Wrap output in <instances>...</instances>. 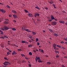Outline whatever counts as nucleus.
I'll use <instances>...</instances> for the list:
<instances>
[{
	"label": "nucleus",
	"mask_w": 67,
	"mask_h": 67,
	"mask_svg": "<svg viewBox=\"0 0 67 67\" xmlns=\"http://www.w3.org/2000/svg\"><path fill=\"white\" fill-rule=\"evenodd\" d=\"M3 28L5 29V30H8L9 29V27L5 26V25L4 26Z\"/></svg>",
	"instance_id": "1"
},
{
	"label": "nucleus",
	"mask_w": 67,
	"mask_h": 67,
	"mask_svg": "<svg viewBox=\"0 0 67 67\" xmlns=\"http://www.w3.org/2000/svg\"><path fill=\"white\" fill-rule=\"evenodd\" d=\"M51 24L52 25H56L57 24V23L55 21L52 22L51 23Z\"/></svg>",
	"instance_id": "2"
},
{
	"label": "nucleus",
	"mask_w": 67,
	"mask_h": 67,
	"mask_svg": "<svg viewBox=\"0 0 67 67\" xmlns=\"http://www.w3.org/2000/svg\"><path fill=\"white\" fill-rule=\"evenodd\" d=\"M34 15L35 16V18H36V16H40V14L38 13H35Z\"/></svg>",
	"instance_id": "3"
},
{
	"label": "nucleus",
	"mask_w": 67,
	"mask_h": 67,
	"mask_svg": "<svg viewBox=\"0 0 67 67\" xmlns=\"http://www.w3.org/2000/svg\"><path fill=\"white\" fill-rule=\"evenodd\" d=\"M36 58L35 60H36V61H37V60H40V59H41L40 58L37 57H36Z\"/></svg>",
	"instance_id": "4"
},
{
	"label": "nucleus",
	"mask_w": 67,
	"mask_h": 67,
	"mask_svg": "<svg viewBox=\"0 0 67 67\" xmlns=\"http://www.w3.org/2000/svg\"><path fill=\"white\" fill-rule=\"evenodd\" d=\"M4 23V24H7L9 23V22L8 21L6 20Z\"/></svg>",
	"instance_id": "5"
},
{
	"label": "nucleus",
	"mask_w": 67,
	"mask_h": 67,
	"mask_svg": "<svg viewBox=\"0 0 67 67\" xmlns=\"http://www.w3.org/2000/svg\"><path fill=\"white\" fill-rule=\"evenodd\" d=\"M51 18L52 20H55V18H54V16L53 15H51Z\"/></svg>",
	"instance_id": "6"
},
{
	"label": "nucleus",
	"mask_w": 67,
	"mask_h": 67,
	"mask_svg": "<svg viewBox=\"0 0 67 67\" xmlns=\"http://www.w3.org/2000/svg\"><path fill=\"white\" fill-rule=\"evenodd\" d=\"M16 53L15 52V51H14L12 53V55H16Z\"/></svg>",
	"instance_id": "7"
},
{
	"label": "nucleus",
	"mask_w": 67,
	"mask_h": 67,
	"mask_svg": "<svg viewBox=\"0 0 67 67\" xmlns=\"http://www.w3.org/2000/svg\"><path fill=\"white\" fill-rule=\"evenodd\" d=\"M13 17H14V18H18V16H17L15 15L14 14L13 15Z\"/></svg>",
	"instance_id": "8"
},
{
	"label": "nucleus",
	"mask_w": 67,
	"mask_h": 67,
	"mask_svg": "<svg viewBox=\"0 0 67 67\" xmlns=\"http://www.w3.org/2000/svg\"><path fill=\"white\" fill-rule=\"evenodd\" d=\"M28 15L30 17H32V14L29 13L28 14Z\"/></svg>",
	"instance_id": "9"
},
{
	"label": "nucleus",
	"mask_w": 67,
	"mask_h": 67,
	"mask_svg": "<svg viewBox=\"0 0 67 67\" xmlns=\"http://www.w3.org/2000/svg\"><path fill=\"white\" fill-rule=\"evenodd\" d=\"M3 64L4 65H5V64H10V63L8 62H5Z\"/></svg>",
	"instance_id": "10"
},
{
	"label": "nucleus",
	"mask_w": 67,
	"mask_h": 67,
	"mask_svg": "<svg viewBox=\"0 0 67 67\" xmlns=\"http://www.w3.org/2000/svg\"><path fill=\"white\" fill-rule=\"evenodd\" d=\"M26 31H27V32H32L31 31L29 30V29H25V30Z\"/></svg>",
	"instance_id": "11"
},
{
	"label": "nucleus",
	"mask_w": 67,
	"mask_h": 67,
	"mask_svg": "<svg viewBox=\"0 0 67 67\" xmlns=\"http://www.w3.org/2000/svg\"><path fill=\"white\" fill-rule=\"evenodd\" d=\"M59 22H60V23H63V24H64V21H59Z\"/></svg>",
	"instance_id": "12"
},
{
	"label": "nucleus",
	"mask_w": 67,
	"mask_h": 67,
	"mask_svg": "<svg viewBox=\"0 0 67 67\" xmlns=\"http://www.w3.org/2000/svg\"><path fill=\"white\" fill-rule=\"evenodd\" d=\"M28 47L29 48L32 47V45L31 44H29L28 45Z\"/></svg>",
	"instance_id": "13"
},
{
	"label": "nucleus",
	"mask_w": 67,
	"mask_h": 67,
	"mask_svg": "<svg viewBox=\"0 0 67 67\" xmlns=\"http://www.w3.org/2000/svg\"><path fill=\"white\" fill-rule=\"evenodd\" d=\"M12 12H13V13H16V11L15 10H13L12 11Z\"/></svg>",
	"instance_id": "14"
},
{
	"label": "nucleus",
	"mask_w": 67,
	"mask_h": 67,
	"mask_svg": "<svg viewBox=\"0 0 67 67\" xmlns=\"http://www.w3.org/2000/svg\"><path fill=\"white\" fill-rule=\"evenodd\" d=\"M32 32V34H33V35H35L36 34V32Z\"/></svg>",
	"instance_id": "15"
},
{
	"label": "nucleus",
	"mask_w": 67,
	"mask_h": 67,
	"mask_svg": "<svg viewBox=\"0 0 67 67\" xmlns=\"http://www.w3.org/2000/svg\"><path fill=\"white\" fill-rule=\"evenodd\" d=\"M54 35L55 36H58V35L56 34H54Z\"/></svg>",
	"instance_id": "16"
},
{
	"label": "nucleus",
	"mask_w": 67,
	"mask_h": 67,
	"mask_svg": "<svg viewBox=\"0 0 67 67\" xmlns=\"http://www.w3.org/2000/svg\"><path fill=\"white\" fill-rule=\"evenodd\" d=\"M49 3L50 4H53L54 3V2L53 1H51V2H49Z\"/></svg>",
	"instance_id": "17"
},
{
	"label": "nucleus",
	"mask_w": 67,
	"mask_h": 67,
	"mask_svg": "<svg viewBox=\"0 0 67 67\" xmlns=\"http://www.w3.org/2000/svg\"><path fill=\"white\" fill-rule=\"evenodd\" d=\"M22 30H25L26 29H25V28L24 27H21Z\"/></svg>",
	"instance_id": "18"
},
{
	"label": "nucleus",
	"mask_w": 67,
	"mask_h": 67,
	"mask_svg": "<svg viewBox=\"0 0 67 67\" xmlns=\"http://www.w3.org/2000/svg\"><path fill=\"white\" fill-rule=\"evenodd\" d=\"M38 63H42L43 62L40 59V60H38Z\"/></svg>",
	"instance_id": "19"
},
{
	"label": "nucleus",
	"mask_w": 67,
	"mask_h": 67,
	"mask_svg": "<svg viewBox=\"0 0 67 67\" xmlns=\"http://www.w3.org/2000/svg\"><path fill=\"white\" fill-rule=\"evenodd\" d=\"M12 30L13 31H16V29L15 28H12Z\"/></svg>",
	"instance_id": "20"
},
{
	"label": "nucleus",
	"mask_w": 67,
	"mask_h": 67,
	"mask_svg": "<svg viewBox=\"0 0 67 67\" xmlns=\"http://www.w3.org/2000/svg\"><path fill=\"white\" fill-rule=\"evenodd\" d=\"M56 45L55 44H54L53 45V47H56Z\"/></svg>",
	"instance_id": "21"
},
{
	"label": "nucleus",
	"mask_w": 67,
	"mask_h": 67,
	"mask_svg": "<svg viewBox=\"0 0 67 67\" xmlns=\"http://www.w3.org/2000/svg\"><path fill=\"white\" fill-rule=\"evenodd\" d=\"M0 32H1V34H3V32L2 31V30H0Z\"/></svg>",
	"instance_id": "22"
},
{
	"label": "nucleus",
	"mask_w": 67,
	"mask_h": 67,
	"mask_svg": "<svg viewBox=\"0 0 67 67\" xmlns=\"http://www.w3.org/2000/svg\"><path fill=\"white\" fill-rule=\"evenodd\" d=\"M35 8H36V9H38V10H41L40 9V8L38 7H35Z\"/></svg>",
	"instance_id": "23"
},
{
	"label": "nucleus",
	"mask_w": 67,
	"mask_h": 67,
	"mask_svg": "<svg viewBox=\"0 0 67 67\" xmlns=\"http://www.w3.org/2000/svg\"><path fill=\"white\" fill-rule=\"evenodd\" d=\"M47 64H48L49 65H50V64H52V63L49 62H47Z\"/></svg>",
	"instance_id": "24"
},
{
	"label": "nucleus",
	"mask_w": 67,
	"mask_h": 67,
	"mask_svg": "<svg viewBox=\"0 0 67 67\" xmlns=\"http://www.w3.org/2000/svg\"><path fill=\"white\" fill-rule=\"evenodd\" d=\"M57 47H59L60 48H61V46H59V45H57L56 46Z\"/></svg>",
	"instance_id": "25"
},
{
	"label": "nucleus",
	"mask_w": 67,
	"mask_h": 67,
	"mask_svg": "<svg viewBox=\"0 0 67 67\" xmlns=\"http://www.w3.org/2000/svg\"><path fill=\"white\" fill-rule=\"evenodd\" d=\"M49 30L50 31V32H53V31L52 30V29H49Z\"/></svg>",
	"instance_id": "26"
},
{
	"label": "nucleus",
	"mask_w": 67,
	"mask_h": 67,
	"mask_svg": "<svg viewBox=\"0 0 67 67\" xmlns=\"http://www.w3.org/2000/svg\"><path fill=\"white\" fill-rule=\"evenodd\" d=\"M29 54L30 55H32V53L30 52L29 53Z\"/></svg>",
	"instance_id": "27"
},
{
	"label": "nucleus",
	"mask_w": 67,
	"mask_h": 67,
	"mask_svg": "<svg viewBox=\"0 0 67 67\" xmlns=\"http://www.w3.org/2000/svg\"><path fill=\"white\" fill-rule=\"evenodd\" d=\"M26 42L25 41H22V43H26Z\"/></svg>",
	"instance_id": "28"
},
{
	"label": "nucleus",
	"mask_w": 67,
	"mask_h": 67,
	"mask_svg": "<svg viewBox=\"0 0 67 67\" xmlns=\"http://www.w3.org/2000/svg\"><path fill=\"white\" fill-rule=\"evenodd\" d=\"M28 36L30 38H32V36H31V35H29Z\"/></svg>",
	"instance_id": "29"
},
{
	"label": "nucleus",
	"mask_w": 67,
	"mask_h": 67,
	"mask_svg": "<svg viewBox=\"0 0 67 67\" xmlns=\"http://www.w3.org/2000/svg\"><path fill=\"white\" fill-rule=\"evenodd\" d=\"M17 51L20 52V51H22V50L21 49H17Z\"/></svg>",
	"instance_id": "30"
},
{
	"label": "nucleus",
	"mask_w": 67,
	"mask_h": 67,
	"mask_svg": "<svg viewBox=\"0 0 67 67\" xmlns=\"http://www.w3.org/2000/svg\"><path fill=\"white\" fill-rule=\"evenodd\" d=\"M6 7L7 8H10V7L9 6V5H7Z\"/></svg>",
	"instance_id": "31"
},
{
	"label": "nucleus",
	"mask_w": 67,
	"mask_h": 67,
	"mask_svg": "<svg viewBox=\"0 0 67 67\" xmlns=\"http://www.w3.org/2000/svg\"><path fill=\"white\" fill-rule=\"evenodd\" d=\"M3 36L4 37H5V38H8V37H7L6 36Z\"/></svg>",
	"instance_id": "32"
},
{
	"label": "nucleus",
	"mask_w": 67,
	"mask_h": 67,
	"mask_svg": "<svg viewBox=\"0 0 67 67\" xmlns=\"http://www.w3.org/2000/svg\"><path fill=\"white\" fill-rule=\"evenodd\" d=\"M7 54H8V55H10L11 54V53L9 52H8L7 53Z\"/></svg>",
	"instance_id": "33"
},
{
	"label": "nucleus",
	"mask_w": 67,
	"mask_h": 67,
	"mask_svg": "<svg viewBox=\"0 0 67 67\" xmlns=\"http://www.w3.org/2000/svg\"><path fill=\"white\" fill-rule=\"evenodd\" d=\"M41 52H42V53H44V51L42 49L41 51Z\"/></svg>",
	"instance_id": "34"
},
{
	"label": "nucleus",
	"mask_w": 67,
	"mask_h": 67,
	"mask_svg": "<svg viewBox=\"0 0 67 67\" xmlns=\"http://www.w3.org/2000/svg\"><path fill=\"white\" fill-rule=\"evenodd\" d=\"M55 52H56V53H57V54H59V51H55Z\"/></svg>",
	"instance_id": "35"
},
{
	"label": "nucleus",
	"mask_w": 67,
	"mask_h": 67,
	"mask_svg": "<svg viewBox=\"0 0 67 67\" xmlns=\"http://www.w3.org/2000/svg\"><path fill=\"white\" fill-rule=\"evenodd\" d=\"M4 59H5L7 60H8V59H7V57H4Z\"/></svg>",
	"instance_id": "36"
},
{
	"label": "nucleus",
	"mask_w": 67,
	"mask_h": 67,
	"mask_svg": "<svg viewBox=\"0 0 67 67\" xmlns=\"http://www.w3.org/2000/svg\"><path fill=\"white\" fill-rule=\"evenodd\" d=\"M25 12H26V13H28V12L27 10H25Z\"/></svg>",
	"instance_id": "37"
},
{
	"label": "nucleus",
	"mask_w": 67,
	"mask_h": 67,
	"mask_svg": "<svg viewBox=\"0 0 67 67\" xmlns=\"http://www.w3.org/2000/svg\"><path fill=\"white\" fill-rule=\"evenodd\" d=\"M48 21H49V22H52V19L49 20H48Z\"/></svg>",
	"instance_id": "38"
},
{
	"label": "nucleus",
	"mask_w": 67,
	"mask_h": 67,
	"mask_svg": "<svg viewBox=\"0 0 67 67\" xmlns=\"http://www.w3.org/2000/svg\"><path fill=\"white\" fill-rule=\"evenodd\" d=\"M37 41H38V38H36V41L37 42Z\"/></svg>",
	"instance_id": "39"
},
{
	"label": "nucleus",
	"mask_w": 67,
	"mask_h": 67,
	"mask_svg": "<svg viewBox=\"0 0 67 67\" xmlns=\"http://www.w3.org/2000/svg\"><path fill=\"white\" fill-rule=\"evenodd\" d=\"M63 49L64 51H66V49L65 48H63Z\"/></svg>",
	"instance_id": "40"
},
{
	"label": "nucleus",
	"mask_w": 67,
	"mask_h": 67,
	"mask_svg": "<svg viewBox=\"0 0 67 67\" xmlns=\"http://www.w3.org/2000/svg\"><path fill=\"white\" fill-rule=\"evenodd\" d=\"M1 30H2V31H4V28L3 29V28H1Z\"/></svg>",
	"instance_id": "41"
},
{
	"label": "nucleus",
	"mask_w": 67,
	"mask_h": 67,
	"mask_svg": "<svg viewBox=\"0 0 67 67\" xmlns=\"http://www.w3.org/2000/svg\"><path fill=\"white\" fill-rule=\"evenodd\" d=\"M6 11L5 10H3V12H2L3 13H5V12Z\"/></svg>",
	"instance_id": "42"
},
{
	"label": "nucleus",
	"mask_w": 67,
	"mask_h": 67,
	"mask_svg": "<svg viewBox=\"0 0 67 67\" xmlns=\"http://www.w3.org/2000/svg\"><path fill=\"white\" fill-rule=\"evenodd\" d=\"M60 43L61 44H64V42L63 41H62L61 42H60Z\"/></svg>",
	"instance_id": "43"
},
{
	"label": "nucleus",
	"mask_w": 67,
	"mask_h": 67,
	"mask_svg": "<svg viewBox=\"0 0 67 67\" xmlns=\"http://www.w3.org/2000/svg\"><path fill=\"white\" fill-rule=\"evenodd\" d=\"M2 12H3V9H1L0 10Z\"/></svg>",
	"instance_id": "44"
},
{
	"label": "nucleus",
	"mask_w": 67,
	"mask_h": 67,
	"mask_svg": "<svg viewBox=\"0 0 67 67\" xmlns=\"http://www.w3.org/2000/svg\"><path fill=\"white\" fill-rule=\"evenodd\" d=\"M21 55L23 57L24 56V54H21Z\"/></svg>",
	"instance_id": "45"
},
{
	"label": "nucleus",
	"mask_w": 67,
	"mask_h": 67,
	"mask_svg": "<svg viewBox=\"0 0 67 67\" xmlns=\"http://www.w3.org/2000/svg\"><path fill=\"white\" fill-rule=\"evenodd\" d=\"M29 64V66L30 67H31V64Z\"/></svg>",
	"instance_id": "46"
},
{
	"label": "nucleus",
	"mask_w": 67,
	"mask_h": 67,
	"mask_svg": "<svg viewBox=\"0 0 67 67\" xmlns=\"http://www.w3.org/2000/svg\"><path fill=\"white\" fill-rule=\"evenodd\" d=\"M45 9H46V10H48V9L47 7H46L45 8Z\"/></svg>",
	"instance_id": "47"
},
{
	"label": "nucleus",
	"mask_w": 67,
	"mask_h": 67,
	"mask_svg": "<svg viewBox=\"0 0 67 67\" xmlns=\"http://www.w3.org/2000/svg\"><path fill=\"white\" fill-rule=\"evenodd\" d=\"M64 40H65V41H67V38H64Z\"/></svg>",
	"instance_id": "48"
},
{
	"label": "nucleus",
	"mask_w": 67,
	"mask_h": 67,
	"mask_svg": "<svg viewBox=\"0 0 67 67\" xmlns=\"http://www.w3.org/2000/svg\"><path fill=\"white\" fill-rule=\"evenodd\" d=\"M9 16L10 17V18H11L12 17V16L10 15H9Z\"/></svg>",
	"instance_id": "49"
},
{
	"label": "nucleus",
	"mask_w": 67,
	"mask_h": 67,
	"mask_svg": "<svg viewBox=\"0 0 67 67\" xmlns=\"http://www.w3.org/2000/svg\"><path fill=\"white\" fill-rule=\"evenodd\" d=\"M40 43L38 42L37 43V45L38 46L40 45Z\"/></svg>",
	"instance_id": "50"
},
{
	"label": "nucleus",
	"mask_w": 67,
	"mask_h": 67,
	"mask_svg": "<svg viewBox=\"0 0 67 67\" xmlns=\"http://www.w3.org/2000/svg\"><path fill=\"white\" fill-rule=\"evenodd\" d=\"M56 57H57L58 58V57H59V56H58V55H56Z\"/></svg>",
	"instance_id": "51"
},
{
	"label": "nucleus",
	"mask_w": 67,
	"mask_h": 67,
	"mask_svg": "<svg viewBox=\"0 0 67 67\" xmlns=\"http://www.w3.org/2000/svg\"><path fill=\"white\" fill-rule=\"evenodd\" d=\"M64 58H67V57L66 56H65L64 57Z\"/></svg>",
	"instance_id": "52"
},
{
	"label": "nucleus",
	"mask_w": 67,
	"mask_h": 67,
	"mask_svg": "<svg viewBox=\"0 0 67 67\" xmlns=\"http://www.w3.org/2000/svg\"><path fill=\"white\" fill-rule=\"evenodd\" d=\"M27 44H29V43L28 42H27V41H26V43Z\"/></svg>",
	"instance_id": "53"
},
{
	"label": "nucleus",
	"mask_w": 67,
	"mask_h": 67,
	"mask_svg": "<svg viewBox=\"0 0 67 67\" xmlns=\"http://www.w3.org/2000/svg\"><path fill=\"white\" fill-rule=\"evenodd\" d=\"M39 50L41 52V51H42V49H39Z\"/></svg>",
	"instance_id": "54"
},
{
	"label": "nucleus",
	"mask_w": 67,
	"mask_h": 67,
	"mask_svg": "<svg viewBox=\"0 0 67 67\" xmlns=\"http://www.w3.org/2000/svg\"><path fill=\"white\" fill-rule=\"evenodd\" d=\"M53 6H54V7H55V4H53Z\"/></svg>",
	"instance_id": "55"
},
{
	"label": "nucleus",
	"mask_w": 67,
	"mask_h": 67,
	"mask_svg": "<svg viewBox=\"0 0 67 67\" xmlns=\"http://www.w3.org/2000/svg\"><path fill=\"white\" fill-rule=\"evenodd\" d=\"M13 22H16V21H15V20H13Z\"/></svg>",
	"instance_id": "56"
},
{
	"label": "nucleus",
	"mask_w": 67,
	"mask_h": 67,
	"mask_svg": "<svg viewBox=\"0 0 67 67\" xmlns=\"http://www.w3.org/2000/svg\"><path fill=\"white\" fill-rule=\"evenodd\" d=\"M54 47V49H56V47Z\"/></svg>",
	"instance_id": "57"
},
{
	"label": "nucleus",
	"mask_w": 67,
	"mask_h": 67,
	"mask_svg": "<svg viewBox=\"0 0 67 67\" xmlns=\"http://www.w3.org/2000/svg\"><path fill=\"white\" fill-rule=\"evenodd\" d=\"M33 52H34V53H36V51H35V50H34Z\"/></svg>",
	"instance_id": "58"
},
{
	"label": "nucleus",
	"mask_w": 67,
	"mask_h": 67,
	"mask_svg": "<svg viewBox=\"0 0 67 67\" xmlns=\"http://www.w3.org/2000/svg\"><path fill=\"white\" fill-rule=\"evenodd\" d=\"M25 62V61L24 60H23L22 62V63H24Z\"/></svg>",
	"instance_id": "59"
},
{
	"label": "nucleus",
	"mask_w": 67,
	"mask_h": 67,
	"mask_svg": "<svg viewBox=\"0 0 67 67\" xmlns=\"http://www.w3.org/2000/svg\"><path fill=\"white\" fill-rule=\"evenodd\" d=\"M7 66H6V65H5L4 66H3V67H7Z\"/></svg>",
	"instance_id": "60"
},
{
	"label": "nucleus",
	"mask_w": 67,
	"mask_h": 67,
	"mask_svg": "<svg viewBox=\"0 0 67 67\" xmlns=\"http://www.w3.org/2000/svg\"><path fill=\"white\" fill-rule=\"evenodd\" d=\"M43 32H45V30H43Z\"/></svg>",
	"instance_id": "61"
},
{
	"label": "nucleus",
	"mask_w": 67,
	"mask_h": 67,
	"mask_svg": "<svg viewBox=\"0 0 67 67\" xmlns=\"http://www.w3.org/2000/svg\"><path fill=\"white\" fill-rule=\"evenodd\" d=\"M25 59H28V58H27L26 57H25Z\"/></svg>",
	"instance_id": "62"
},
{
	"label": "nucleus",
	"mask_w": 67,
	"mask_h": 67,
	"mask_svg": "<svg viewBox=\"0 0 67 67\" xmlns=\"http://www.w3.org/2000/svg\"><path fill=\"white\" fill-rule=\"evenodd\" d=\"M37 20L38 21H40L39 19H38Z\"/></svg>",
	"instance_id": "63"
},
{
	"label": "nucleus",
	"mask_w": 67,
	"mask_h": 67,
	"mask_svg": "<svg viewBox=\"0 0 67 67\" xmlns=\"http://www.w3.org/2000/svg\"><path fill=\"white\" fill-rule=\"evenodd\" d=\"M65 24L67 25V23H65Z\"/></svg>",
	"instance_id": "64"
}]
</instances>
